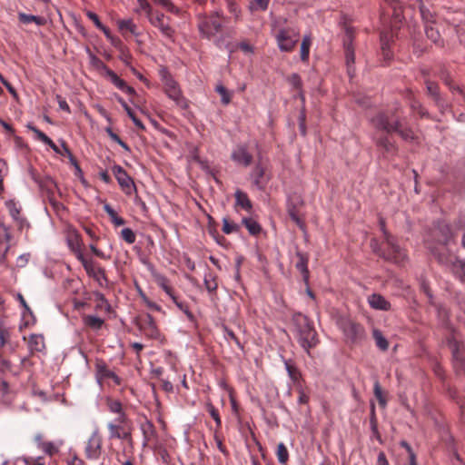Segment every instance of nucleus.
<instances>
[{
    "instance_id": "obj_33",
    "label": "nucleus",
    "mask_w": 465,
    "mask_h": 465,
    "mask_svg": "<svg viewBox=\"0 0 465 465\" xmlns=\"http://www.w3.org/2000/svg\"><path fill=\"white\" fill-rule=\"evenodd\" d=\"M242 223L252 235H258L262 231L261 225L251 217L242 218Z\"/></svg>"
},
{
    "instance_id": "obj_17",
    "label": "nucleus",
    "mask_w": 465,
    "mask_h": 465,
    "mask_svg": "<svg viewBox=\"0 0 465 465\" xmlns=\"http://www.w3.org/2000/svg\"><path fill=\"white\" fill-rule=\"evenodd\" d=\"M95 368L97 376L100 379L111 380L114 385H121V378L114 371L110 370L104 361H98L95 365Z\"/></svg>"
},
{
    "instance_id": "obj_23",
    "label": "nucleus",
    "mask_w": 465,
    "mask_h": 465,
    "mask_svg": "<svg viewBox=\"0 0 465 465\" xmlns=\"http://www.w3.org/2000/svg\"><path fill=\"white\" fill-rule=\"evenodd\" d=\"M390 134H381L375 140L376 145L386 153H395L398 150L397 145L389 137Z\"/></svg>"
},
{
    "instance_id": "obj_6",
    "label": "nucleus",
    "mask_w": 465,
    "mask_h": 465,
    "mask_svg": "<svg viewBox=\"0 0 465 465\" xmlns=\"http://www.w3.org/2000/svg\"><path fill=\"white\" fill-rule=\"evenodd\" d=\"M272 179L270 165L266 160L259 158L250 173V180L256 189L264 190Z\"/></svg>"
},
{
    "instance_id": "obj_28",
    "label": "nucleus",
    "mask_w": 465,
    "mask_h": 465,
    "mask_svg": "<svg viewBox=\"0 0 465 465\" xmlns=\"http://www.w3.org/2000/svg\"><path fill=\"white\" fill-rule=\"evenodd\" d=\"M105 405L109 411L112 413L117 414V417H121L122 415H127L124 411V406L122 402L114 398H106Z\"/></svg>"
},
{
    "instance_id": "obj_27",
    "label": "nucleus",
    "mask_w": 465,
    "mask_h": 465,
    "mask_svg": "<svg viewBox=\"0 0 465 465\" xmlns=\"http://www.w3.org/2000/svg\"><path fill=\"white\" fill-rule=\"evenodd\" d=\"M438 260L440 262L443 264H452L455 269H460L461 274L460 276V280L465 282V263L461 261H459L454 256H442L439 255Z\"/></svg>"
},
{
    "instance_id": "obj_10",
    "label": "nucleus",
    "mask_w": 465,
    "mask_h": 465,
    "mask_svg": "<svg viewBox=\"0 0 465 465\" xmlns=\"http://www.w3.org/2000/svg\"><path fill=\"white\" fill-rule=\"evenodd\" d=\"M341 328L344 335L352 343H358L365 337L363 326L351 320L343 321L341 322Z\"/></svg>"
},
{
    "instance_id": "obj_40",
    "label": "nucleus",
    "mask_w": 465,
    "mask_h": 465,
    "mask_svg": "<svg viewBox=\"0 0 465 465\" xmlns=\"http://www.w3.org/2000/svg\"><path fill=\"white\" fill-rule=\"evenodd\" d=\"M104 210L109 215L111 222L115 226H121L125 223V221L122 217L118 216L117 213L109 204H105L104 206Z\"/></svg>"
},
{
    "instance_id": "obj_36",
    "label": "nucleus",
    "mask_w": 465,
    "mask_h": 465,
    "mask_svg": "<svg viewBox=\"0 0 465 465\" xmlns=\"http://www.w3.org/2000/svg\"><path fill=\"white\" fill-rule=\"evenodd\" d=\"M311 45H312L311 37L308 35L303 36L302 44H301V51H300L301 60L302 62H308Z\"/></svg>"
},
{
    "instance_id": "obj_24",
    "label": "nucleus",
    "mask_w": 465,
    "mask_h": 465,
    "mask_svg": "<svg viewBox=\"0 0 465 465\" xmlns=\"http://www.w3.org/2000/svg\"><path fill=\"white\" fill-rule=\"evenodd\" d=\"M368 302L372 309L381 311L391 310V303L382 295L373 293L368 297Z\"/></svg>"
},
{
    "instance_id": "obj_52",
    "label": "nucleus",
    "mask_w": 465,
    "mask_h": 465,
    "mask_svg": "<svg viewBox=\"0 0 465 465\" xmlns=\"http://www.w3.org/2000/svg\"><path fill=\"white\" fill-rule=\"evenodd\" d=\"M121 237L129 244L135 242V233L130 228H124L121 232Z\"/></svg>"
},
{
    "instance_id": "obj_7",
    "label": "nucleus",
    "mask_w": 465,
    "mask_h": 465,
    "mask_svg": "<svg viewBox=\"0 0 465 465\" xmlns=\"http://www.w3.org/2000/svg\"><path fill=\"white\" fill-rule=\"evenodd\" d=\"M299 31L294 27L281 28L275 35L277 45L282 52H292L299 41Z\"/></svg>"
},
{
    "instance_id": "obj_63",
    "label": "nucleus",
    "mask_w": 465,
    "mask_h": 465,
    "mask_svg": "<svg viewBox=\"0 0 465 465\" xmlns=\"http://www.w3.org/2000/svg\"><path fill=\"white\" fill-rule=\"evenodd\" d=\"M297 391L299 393L298 402L300 404H306L309 401V396L304 392L302 384H299L298 387H296Z\"/></svg>"
},
{
    "instance_id": "obj_20",
    "label": "nucleus",
    "mask_w": 465,
    "mask_h": 465,
    "mask_svg": "<svg viewBox=\"0 0 465 465\" xmlns=\"http://www.w3.org/2000/svg\"><path fill=\"white\" fill-rule=\"evenodd\" d=\"M159 75L163 84L164 85L166 94L171 99H174V82L171 74L165 67L161 66L159 69Z\"/></svg>"
},
{
    "instance_id": "obj_42",
    "label": "nucleus",
    "mask_w": 465,
    "mask_h": 465,
    "mask_svg": "<svg viewBox=\"0 0 465 465\" xmlns=\"http://www.w3.org/2000/svg\"><path fill=\"white\" fill-rule=\"evenodd\" d=\"M205 408L211 417L214 420L216 430H220L222 426V420L218 410L211 402H207Z\"/></svg>"
},
{
    "instance_id": "obj_3",
    "label": "nucleus",
    "mask_w": 465,
    "mask_h": 465,
    "mask_svg": "<svg viewBox=\"0 0 465 465\" xmlns=\"http://www.w3.org/2000/svg\"><path fill=\"white\" fill-rule=\"evenodd\" d=\"M294 322L298 331V342L310 355V350L319 343L313 324L307 316L301 313L294 317Z\"/></svg>"
},
{
    "instance_id": "obj_35",
    "label": "nucleus",
    "mask_w": 465,
    "mask_h": 465,
    "mask_svg": "<svg viewBox=\"0 0 465 465\" xmlns=\"http://www.w3.org/2000/svg\"><path fill=\"white\" fill-rule=\"evenodd\" d=\"M117 25L123 35H124L126 32H129L132 35H136V25L132 19L118 20Z\"/></svg>"
},
{
    "instance_id": "obj_21",
    "label": "nucleus",
    "mask_w": 465,
    "mask_h": 465,
    "mask_svg": "<svg viewBox=\"0 0 465 465\" xmlns=\"http://www.w3.org/2000/svg\"><path fill=\"white\" fill-rule=\"evenodd\" d=\"M393 40V35L390 31H385L381 34V54L385 61H390L392 58L391 51V43Z\"/></svg>"
},
{
    "instance_id": "obj_15",
    "label": "nucleus",
    "mask_w": 465,
    "mask_h": 465,
    "mask_svg": "<svg viewBox=\"0 0 465 465\" xmlns=\"http://www.w3.org/2000/svg\"><path fill=\"white\" fill-rule=\"evenodd\" d=\"M84 270L90 277H93L100 286L107 284L108 280L105 274V270L96 264L94 261L91 262H85Z\"/></svg>"
},
{
    "instance_id": "obj_26",
    "label": "nucleus",
    "mask_w": 465,
    "mask_h": 465,
    "mask_svg": "<svg viewBox=\"0 0 465 465\" xmlns=\"http://www.w3.org/2000/svg\"><path fill=\"white\" fill-rule=\"evenodd\" d=\"M297 262L295 263V267L298 271L302 274L303 280L307 282L309 280V269H308V262L309 257L306 253L302 252H296Z\"/></svg>"
},
{
    "instance_id": "obj_9",
    "label": "nucleus",
    "mask_w": 465,
    "mask_h": 465,
    "mask_svg": "<svg viewBox=\"0 0 465 465\" xmlns=\"http://www.w3.org/2000/svg\"><path fill=\"white\" fill-rule=\"evenodd\" d=\"M103 439L96 429L94 430L84 445V456L89 460H97L102 454Z\"/></svg>"
},
{
    "instance_id": "obj_45",
    "label": "nucleus",
    "mask_w": 465,
    "mask_h": 465,
    "mask_svg": "<svg viewBox=\"0 0 465 465\" xmlns=\"http://www.w3.org/2000/svg\"><path fill=\"white\" fill-rule=\"evenodd\" d=\"M270 0H252L249 8L252 12L265 11L268 8Z\"/></svg>"
},
{
    "instance_id": "obj_30",
    "label": "nucleus",
    "mask_w": 465,
    "mask_h": 465,
    "mask_svg": "<svg viewBox=\"0 0 465 465\" xmlns=\"http://www.w3.org/2000/svg\"><path fill=\"white\" fill-rule=\"evenodd\" d=\"M234 197L237 206L248 212L252 210V204L246 193L237 190L234 193Z\"/></svg>"
},
{
    "instance_id": "obj_29",
    "label": "nucleus",
    "mask_w": 465,
    "mask_h": 465,
    "mask_svg": "<svg viewBox=\"0 0 465 465\" xmlns=\"http://www.w3.org/2000/svg\"><path fill=\"white\" fill-rule=\"evenodd\" d=\"M18 20L24 25L35 23V25L42 26L46 24V19L43 16L27 15L22 12L18 13Z\"/></svg>"
},
{
    "instance_id": "obj_38",
    "label": "nucleus",
    "mask_w": 465,
    "mask_h": 465,
    "mask_svg": "<svg viewBox=\"0 0 465 465\" xmlns=\"http://www.w3.org/2000/svg\"><path fill=\"white\" fill-rule=\"evenodd\" d=\"M372 336L376 342L377 347L381 351H387L389 348V342L386 338L382 335L381 331L378 329L372 331Z\"/></svg>"
},
{
    "instance_id": "obj_5",
    "label": "nucleus",
    "mask_w": 465,
    "mask_h": 465,
    "mask_svg": "<svg viewBox=\"0 0 465 465\" xmlns=\"http://www.w3.org/2000/svg\"><path fill=\"white\" fill-rule=\"evenodd\" d=\"M106 427L109 440L118 439L132 445L131 420L128 415L116 417L113 421L108 422Z\"/></svg>"
},
{
    "instance_id": "obj_12",
    "label": "nucleus",
    "mask_w": 465,
    "mask_h": 465,
    "mask_svg": "<svg viewBox=\"0 0 465 465\" xmlns=\"http://www.w3.org/2000/svg\"><path fill=\"white\" fill-rule=\"evenodd\" d=\"M113 172L122 190L126 194H131L135 190V185L123 167L116 165L114 167Z\"/></svg>"
},
{
    "instance_id": "obj_18",
    "label": "nucleus",
    "mask_w": 465,
    "mask_h": 465,
    "mask_svg": "<svg viewBox=\"0 0 465 465\" xmlns=\"http://www.w3.org/2000/svg\"><path fill=\"white\" fill-rule=\"evenodd\" d=\"M232 160L238 164L247 167L252 161V155L243 145H239L232 153Z\"/></svg>"
},
{
    "instance_id": "obj_11",
    "label": "nucleus",
    "mask_w": 465,
    "mask_h": 465,
    "mask_svg": "<svg viewBox=\"0 0 465 465\" xmlns=\"http://www.w3.org/2000/svg\"><path fill=\"white\" fill-rule=\"evenodd\" d=\"M354 38V29L351 26H345V35L343 38V48L345 52L346 64L348 66V73L351 74V66L355 62V54L352 41Z\"/></svg>"
},
{
    "instance_id": "obj_32",
    "label": "nucleus",
    "mask_w": 465,
    "mask_h": 465,
    "mask_svg": "<svg viewBox=\"0 0 465 465\" xmlns=\"http://www.w3.org/2000/svg\"><path fill=\"white\" fill-rule=\"evenodd\" d=\"M285 368L288 372L290 379L294 382L296 387L302 384V373L301 371L290 361H285Z\"/></svg>"
},
{
    "instance_id": "obj_58",
    "label": "nucleus",
    "mask_w": 465,
    "mask_h": 465,
    "mask_svg": "<svg viewBox=\"0 0 465 465\" xmlns=\"http://www.w3.org/2000/svg\"><path fill=\"white\" fill-rule=\"evenodd\" d=\"M24 461L26 465H45V459L43 457H25Z\"/></svg>"
},
{
    "instance_id": "obj_34",
    "label": "nucleus",
    "mask_w": 465,
    "mask_h": 465,
    "mask_svg": "<svg viewBox=\"0 0 465 465\" xmlns=\"http://www.w3.org/2000/svg\"><path fill=\"white\" fill-rule=\"evenodd\" d=\"M84 322L88 328L98 331L103 327L104 321L94 315H87L84 317Z\"/></svg>"
},
{
    "instance_id": "obj_50",
    "label": "nucleus",
    "mask_w": 465,
    "mask_h": 465,
    "mask_svg": "<svg viewBox=\"0 0 465 465\" xmlns=\"http://www.w3.org/2000/svg\"><path fill=\"white\" fill-rule=\"evenodd\" d=\"M40 450H42L45 454L49 456H53L58 452V447L51 441L41 443Z\"/></svg>"
},
{
    "instance_id": "obj_39",
    "label": "nucleus",
    "mask_w": 465,
    "mask_h": 465,
    "mask_svg": "<svg viewBox=\"0 0 465 465\" xmlns=\"http://www.w3.org/2000/svg\"><path fill=\"white\" fill-rule=\"evenodd\" d=\"M156 282L173 300H174V292L168 279L160 275L157 276Z\"/></svg>"
},
{
    "instance_id": "obj_13",
    "label": "nucleus",
    "mask_w": 465,
    "mask_h": 465,
    "mask_svg": "<svg viewBox=\"0 0 465 465\" xmlns=\"http://www.w3.org/2000/svg\"><path fill=\"white\" fill-rule=\"evenodd\" d=\"M432 235L439 243L443 245H448L455 238V234L450 227L444 223L437 225L433 230Z\"/></svg>"
},
{
    "instance_id": "obj_22",
    "label": "nucleus",
    "mask_w": 465,
    "mask_h": 465,
    "mask_svg": "<svg viewBox=\"0 0 465 465\" xmlns=\"http://www.w3.org/2000/svg\"><path fill=\"white\" fill-rule=\"evenodd\" d=\"M425 84L428 95H430L434 100L438 107L442 108L444 106V101L440 94V87L438 84L426 79Z\"/></svg>"
},
{
    "instance_id": "obj_14",
    "label": "nucleus",
    "mask_w": 465,
    "mask_h": 465,
    "mask_svg": "<svg viewBox=\"0 0 465 465\" xmlns=\"http://www.w3.org/2000/svg\"><path fill=\"white\" fill-rule=\"evenodd\" d=\"M151 22L154 26H157L165 36L169 38L173 37V20L170 16L163 14H157L155 17H151Z\"/></svg>"
},
{
    "instance_id": "obj_47",
    "label": "nucleus",
    "mask_w": 465,
    "mask_h": 465,
    "mask_svg": "<svg viewBox=\"0 0 465 465\" xmlns=\"http://www.w3.org/2000/svg\"><path fill=\"white\" fill-rule=\"evenodd\" d=\"M155 455L158 460H161L165 465H169L171 461V455L163 446H157L155 448Z\"/></svg>"
},
{
    "instance_id": "obj_41",
    "label": "nucleus",
    "mask_w": 465,
    "mask_h": 465,
    "mask_svg": "<svg viewBox=\"0 0 465 465\" xmlns=\"http://www.w3.org/2000/svg\"><path fill=\"white\" fill-rule=\"evenodd\" d=\"M373 393H374V396L377 399L380 406L382 408H385L387 405V400L385 397V393L383 392V391L380 385V382L378 381H376L374 382Z\"/></svg>"
},
{
    "instance_id": "obj_60",
    "label": "nucleus",
    "mask_w": 465,
    "mask_h": 465,
    "mask_svg": "<svg viewBox=\"0 0 465 465\" xmlns=\"http://www.w3.org/2000/svg\"><path fill=\"white\" fill-rule=\"evenodd\" d=\"M31 129L35 134L36 138L43 142L44 143L47 144L52 143V140L45 133H43L36 127H32Z\"/></svg>"
},
{
    "instance_id": "obj_8",
    "label": "nucleus",
    "mask_w": 465,
    "mask_h": 465,
    "mask_svg": "<svg viewBox=\"0 0 465 465\" xmlns=\"http://www.w3.org/2000/svg\"><path fill=\"white\" fill-rule=\"evenodd\" d=\"M198 27L204 37L211 39L217 33L221 32L223 23L218 15L203 16L200 18Z\"/></svg>"
},
{
    "instance_id": "obj_43",
    "label": "nucleus",
    "mask_w": 465,
    "mask_h": 465,
    "mask_svg": "<svg viewBox=\"0 0 465 465\" xmlns=\"http://www.w3.org/2000/svg\"><path fill=\"white\" fill-rule=\"evenodd\" d=\"M5 206L12 218L15 221H18L20 218V206H18L14 200H9L5 202Z\"/></svg>"
},
{
    "instance_id": "obj_51",
    "label": "nucleus",
    "mask_w": 465,
    "mask_h": 465,
    "mask_svg": "<svg viewBox=\"0 0 465 465\" xmlns=\"http://www.w3.org/2000/svg\"><path fill=\"white\" fill-rule=\"evenodd\" d=\"M425 34L433 43H437L440 38L439 31L433 28L430 24L425 26Z\"/></svg>"
},
{
    "instance_id": "obj_37",
    "label": "nucleus",
    "mask_w": 465,
    "mask_h": 465,
    "mask_svg": "<svg viewBox=\"0 0 465 465\" xmlns=\"http://www.w3.org/2000/svg\"><path fill=\"white\" fill-rule=\"evenodd\" d=\"M276 457L278 459V461L282 465L287 464V462L289 460V451H288V450H287V448H286V446H285V444L283 442H280L277 445Z\"/></svg>"
},
{
    "instance_id": "obj_31",
    "label": "nucleus",
    "mask_w": 465,
    "mask_h": 465,
    "mask_svg": "<svg viewBox=\"0 0 465 465\" xmlns=\"http://www.w3.org/2000/svg\"><path fill=\"white\" fill-rule=\"evenodd\" d=\"M28 345L32 351H43L45 349L44 336L41 334H32L29 337Z\"/></svg>"
},
{
    "instance_id": "obj_46",
    "label": "nucleus",
    "mask_w": 465,
    "mask_h": 465,
    "mask_svg": "<svg viewBox=\"0 0 465 465\" xmlns=\"http://www.w3.org/2000/svg\"><path fill=\"white\" fill-rule=\"evenodd\" d=\"M215 90L221 95V101L223 104L227 105L231 103L232 93L228 91L223 85H217Z\"/></svg>"
},
{
    "instance_id": "obj_4",
    "label": "nucleus",
    "mask_w": 465,
    "mask_h": 465,
    "mask_svg": "<svg viewBox=\"0 0 465 465\" xmlns=\"http://www.w3.org/2000/svg\"><path fill=\"white\" fill-rule=\"evenodd\" d=\"M447 345L451 351L452 366L455 372L458 375H465V346L458 339L455 331L447 338Z\"/></svg>"
},
{
    "instance_id": "obj_53",
    "label": "nucleus",
    "mask_w": 465,
    "mask_h": 465,
    "mask_svg": "<svg viewBox=\"0 0 465 465\" xmlns=\"http://www.w3.org/2000/svg\"><path fill=\"white\" fill-rule=\"evenodd\" d=\"M420 11L423 21L427 25L433 23V15L424 5H420Z\"/></svg>"
},
{
    "instance_id": "obj_1",
    "label": "nucleus",
    "mask_w": 465,
    "mask_h": 465,
    "mask_svg": "<svg viewBox=\"0 0 465 465\" xmlns=\"http://www.w3.org/2000/svg\"><path fill=\"white\" fill-rule=\"evenodd\" d=\"M371 124L377 130L387 134L397 133L406 142L416 140L413 131L411 128L403 127L398 107L379 112L371 118Z\"/></svg>"
},
{
    "instance_id": "obj_62",
    "label": "nucleus",
    "mask_w": 465,
    "mask_h": 465,
    "mask_svg": "<svg viewBox=\"0 0 465 465\" xmlns=\"http://www.w3.org/2000/svg\"><path fill=\"white\" fill-rule=\"evenodd\" d=\"M182 264L184 266L185 269H187L190 272H193L195 268L194 262L191 260L188 255L184 254L181 261Z\"/></svg>"
},
{
    "instance_id": "obj_19",
    "label": "nucleus",
    "mask_w": 465,
    "mask_h": 465,
    "mask_svg": "<svg viewBox=\"0 0 465 465\" xmlns=\"http://www.w3.org/2000/svg\"><path fill=\"white\" fill-rule=\"evenodd\" d=\"M11 234L9 229L0 223V262H4L6 258V253L10 248Z\"/></svg>"
},
{
    "instance_id": "obj_64",
    "label": "nucleus",
    "mask_w": 465,
    "mask_h": 465,
    "mask_svg": "<svg viewBox=\"0 0 465 465\" xmlns=\"http://www.w3.org/2000/svg\"><path fill=\"white\" fill-rule=\"evenodd\" d=\"M67 465H84V461L74 453L66 461Z\"/></svg>"
},
{
    "instance_id": "obj_54",
    "label": "nucleus",
    "mask_w": 465,
    "mask_h": 465,
    "mask_svg": "<svg viewBox=\"0 0 465 465\" xmlns=\"http://www.w3.org/2000/svg\"><path fill=\"white\" fill-rule=\"evenodd\" d=\"M96 297H97L96 308L109 312L111 307H110L107 300L104 296V294L98 293V294H96Z\"/></svg>"
},
{
    "instance_id": "obj_55",
    "label": "nucleus",
    "mask_w": 465,
    "mask_h": 465,
    "mask_svg": "<svg viewBox=\"0 0 465 465\" xmlns=\"http://www.w3.org/2000/svg\"><path fill=\"white\" fill-rule=\"evenodd\" d=\"M115 86H116L119 90H121V91H123V92H124V93H126V94H134V89L133 87L129 86V85H128V84H126L123 79H121V78H119V79H118V81H117V82H116V84H115Z\"/></svg>"
},
{
    "instance_id": "obj_61",
    "label": "nucleus",
    "mask_w": 465,
    "mask_h": 465,
    "mask_svg": "<svg viewBox=\"0 0 465 465\" xmlns=\"http://www.w3.org/2000/svg\"><path fill=\"white\" fill-rule=\"evenodd\" d=\"M9 338V331L6 328H4L0 322V346L3 347L8 341Z\"/></svg>"
},
{
    "instance_id": "obj_48",
    "label": "nucleus",
    "mask_w": 465,
    "mask_h": 465,
    "mask_svg": "<svg viewBox=\"0 0 465 465\" xmlns=\"http://www.w3.org/2000/svg\"><path fill=\"white\" fill-rule=\"evenodd\" d=\"M288 213L291 217V219L301 228V229H303L304 227V223L303 221L300 218L299 216V213H298V210L296 209V207L294 205H289L288 206Z\"/></svg>"
},
{
    "instance_id": "obj_44",
    "label": "nucleus",
    "mask_w": 465,
    "mask_h": 465,
    "mask_svg": "<svg viewBox=\"0 0 465 465\" xmlns=\"http://www.w3.org/2000/svg\"><path fill=\"white\" fill-rule=\"evenodd\" d=\"M239 225L233 222H232L229 218L224 217L223 219V228L222 231L226 233L230 234L235 232L239 231Z\"/></svg>"
},
{
    "instance_id": "obj_57",
    "label": "nucleus",
    "mask_w": 465,
    "mask_h": 465,
    "mask_svg": "<svg viewBox=\"0 0 465 465\" xmlns=\"http://www.w3.org/2000/svg\"><path fill=\"white\" fill-rule=\"evenodd\" d=\"M224 332H225V338L229 341H232L240 349H242V345L241 344L240 342V340L239 338L235 335V333L228 329V328H224Z\"/></svg>"
},
{
    "instance_id": "obj_2",
    "label": "nucleus",
    "mask_w": 465,
    "mask_h": 465,
    "mask_svg": "<svg viewBox=\"0 0 465 465\" xmlns=\"http://www.w3.org/2000/svg\"><path fill=\"white\" fill-rule=\"evenodd\" d=\"M381 230L383 232V244L385 247L379 245L378 242L372 240L371 247L373 252L378 254L381 258L393 262L397 265H401L407 259L405 250L401 248L397 243V240L392 236L385 228V223L382 220L380 222Z\"/></svg>"
},
{
    "instance_id": "obj_16",
    "label": "nucleus",
    "mask_w": 465,
    "mask_h": 465,
    "mask_svg": "<svg viewBox=\"0 0 465 465\" xmlns=\"http://www.w3.org/2000/svg\"><path fill=\"white\" fill-rule=\"evenodd\" d=\"M137 326L146 335L151 338L156 337L158 331L153 318L150 314H144L137 319Z\"/></svg>"
},
{
    "instance_id": "obj_49",
    "label": "nucleus",
    "mask_w": 465,
    "mask_h": 465,
    "mask_svg": "<svg viewBox=\"0 0 465 465\" xmlns=\"http://www.w3.org/2000/svg\"><path fill=\"white\" fill-rule=\"evenodd\" d=\"M440 77L451 92L457 91L460 94L462 93V90L459 86L454 85L450 74L447 72L442 71L440 74Z\"/></svg>"
},
{
    "instance_id": "obj_59",
    "label": "nucleus",
    "mask_w": 465,
    "mask_h": 465,
    "mask_svg": "<svg viewBox=\"0 0 465 465\" xmlns=\"http://www.w3.org/2000/svg\"><path fill=\"white\" fill-rule=\"evenodd\" d=\"M7 173V164L4 159L0 158V192L4 190V176Z\"/></svg>"
},
{
    "instance_id": "obj_25",
    "label": "nucleus",
    "mask_w": 465,
    "mask_h": 465,
    "mask_svg": "<svg viewBox=\"0 0 465 465\" xmlns=\"http://www.w3.org/2000/svg\"><path fill=\"white\" fill-rule=\"evenodd\" d=\"M141 430L143 431L144 444H155L156 430L153 424L149 420H145L141 424Z\"/></svg>"
},
{
    "instance_id": "obj_56",
    "label": "nucleus",
    "mask_w": 465,
    "mask_h": 465,
    "mask_svg": "<svg viewBox=\"0 0 465 465\" xmlns=\"http://www.w3.org/2000/svg\"><path fill=\"white\" fill-rule=\"evenodd\" d=\"M75 240L77 242V250H75L74 253L76 258L81 262V263L84 267V264H86L85 262H91L93 260H87L86 258H84V254L80 250L79 236L77 234H75Z\"/></svg>"
}]
</instances>
